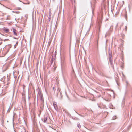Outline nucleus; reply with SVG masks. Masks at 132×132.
Listing matches in <instances>:
<instances>
[{"label":"nucleus","instance_id":"nucleus-18","mask_svg":"<svg viewBox=\"0 0 132 132\" xmlns=\"http://www.w3.org/2000/svg\"><path fill=\"white\" fill-rule=\"evenodd\" d=\"M41 111H40V113H41ZM40 114H39V116H40Z\"/></svg>","mask_w":132,"mask_h":132},{"label":"nucleus","instance_id":"nucleus-12","mask_svg":"<svg viewBox=\"0 0 132 132\" xmlns=\"http://www.w3.org/2000/svg\"><path fill=\"white\" fill-rule=\"evenodd\" d=\"M53 59L54 58H53V57L52 56L51 60V64H52L53 62Z\"/></svg>","mask_w":132,"mask_h":132},{"label":"nucleus","instance_id":"nucleus-14","mask_svg":"<svg viewBox=\"0 0 132 132\" xmlns=\"http://www.w3.org/2000/svg\"><path fill=\"white\" fill-rule=\"evenodd\" d=\"M9 40L8 39H5L4 40V41H5L6 40Z\"/></svg>","mask_w":132,"mask_h":132},{"label":"nucleus","instance_id":"nucleus-13","mask_svg":"<svg viewBox=\"0 0 132 132\" xmlns=\"http://www.w3.org/2000/svg\"><path fill=\"white\" fill-rule=\"evenodd\" d=\"M116 116H114L113 117L112 119H116Z\"/></svg>","mask_w":132,"mask_h":132},{"label":"nucleus","instance_id":"nucleus-21","mask_svg":"<svg viewBox=\"0 0 132 132\" xmlns=\"http://www.w3.org/2000/svg\"><path fill=\"white\" fill-rule=\"evenodd\" d=\"M2 43V42H1V43H0V45L1 44V43Z\"/></svg>","mask_w":132,"mask_h":132},{"label":"nucleus","instance_id":"nucleus-20","mask_svg":"<svg viewBox=\"0 0 132 132\" xmlns=\"http://www.w3.org/2000/svg\"><path fill=\"white\" fill-rule=\"evenodd\" d=\"M50 18H51V17H49V18L50 20Z\"/></svg>","mask_w":132,"mask_h":132},{"label":"nucleus","instance_id":"nucleus-22","mask_svg":"<svg viewBox=\"0 0 132 132\" xmlns=\"http://www.w3.org/2000/svg\"><path fill=\"white\" fill-rule=\"evenodd\" d=\"M19 9H20V8H19Z\"/></svg>","mask_w":132,"mask_h":132},{"label":"nucleus","instance_id":"nucleus-11","mask_svg":"<svg viewBox=\"0 0 132 132\" xmlns=\"http://www.w3.org/2000/svg\"><path fill=\"white\" fill-rule=\"evenodd\" d=\"M127 27L126 26H125V29H124L123 30V31H125V32H126L127 30Z\"/></svg>","mask_w":132,"mask_h":132},{"label":"nucleus","instance_id":"nucleus-7","mask_svg":"<svg viewBox=\"0 0 132 132\" xmlns=\"http://www.w3.org/2000/svg\"><path fill=\"white\" fill-rule=\"evenodd\" d=\"M3 30L5 31L6 33H8L9 31V30L8 29L4 28L3 29Z\"/></svg>","mask_w":132,"mask_h":132},{"label":"nucleus","instance_id":"nucleus-2","mask_svg":"<svg viewBox=\"0 0 132 132\" xmlns=\"http://www.w3.org/2000/svg\"><path fill=\"white\" fill-rule=\"evenodd\" d=\"M113 30V26H111L110 27L109 30L106 33L105 37L106 36H108L110 35L111 33Z\"/></svg>","mask_w":132,"mask_h":132},{"label":"nucleus","instance_id":"nucleus-5","mask_svg":"<svg viewBox=\"0 0 132 132\" xmlns=\"http://www.w3.org/2000/svg\"><path fill=\"white\" fill-rule=\"evenodd\" d=\"M13 32L14 34V35H17V31L16 29L14 28L13 29Z\"/></svg>","mask_w":132,"mask_h":132},{"label":"nucleus","instance_id":"nucleus-16","mask_svg":"<svg viewBox=\"0 0 132 132\" xmlns=\"http://www.w3.org/2000/svg\"><path fill=\"white\" fill-rule=\"evenodd\" d=\"M55 87H53V89L54 90H55Z\"/></svg>","mask_w":132,"mask_h":132},{"label":"nucleus","instance_id":"nucleus-4","mask_svg":"<svg viewBox=\"0 0 132 132\" xmlns=\"http://www.w3.org/2000/svg\"><path fill=\"white\" fill-rule=\"evenodd\" d=\"M65 62L64 60H61V63L62 67L65 64Z\"/></svg>","mask_w":132,"mask_h":132},{"label":"nucleus","instance_id":"nucleus-24","mask_svg":"<svg viewBox=\"0 0 132 132\" xmlns=\"http://www.w3.org/2000/svg\"><path fill=\"white\" fill-rule=\"evenodd\" d=\"M123 2H124V1H123Z\"/></svg>","mask_w":132,"mask_h":132},{"label":"nucleus","instance_id":"nucleus-1","mask_svg":"<svg viewBox=\"0 0 132 132\" xmlns=\"http://www.w3.org/2000/svg\"><path fill=\"white\" fill-rule=\"evenodd\" d=\"M108 53L109 54V60L110 64L112 65V53L111 50L110 48L109 49Z\"/></svg>","mask_w":132,"mask_h":132},{"label":"nucleus","instance_id":"nucleus-19","mask_svg":"<svg viewBox=\"0 0 132 132\" xmlns=\"http://www.w3.org/2000/svg\"><path fill=\"white\" fill-rule=\"evenodd\" d=\"M13 38L15 39H16L17 38H15V37H14Z\"/></svg>","mask_w":132,"mask_h":132},{"label":"nucleus","instance_id":"nucleus-15","mask_svg":"<svg viewBox=\"0 0 132 132\" xmlns=\"http://www.w3.org/2000/svg\"><path fill=\"white\" fill-rule=\"evenodd\" d=\"M122 26H123V25L122 24L120 26V29H121V27Z\"/></svg>","mask_w":132,"mask_h":132},{"label":"nucleus","instance_id":"nucleus-8","mask_svg":"<svg viewBox=\"0 0 132 132\" xmlns=\"http://www.w3.org/2000/svg\"><path fill=\"white\" fill-rule=\"evenodd\" d=\"M21 130L22 131H21V130H20V132H26L25 130L24 127L22 128Z\"/></svg>","mask_w":132,"mask_h":132},{"label":"nucleus","instance_id":"nucleus-6","mask_svg":"<svg viewBox=\"0 0 132 132\" xmlns=\"http://www.w3.org/2000/svg\"><path fill=\"white\" fill-rule=\"evenodd\" d=\"M85 19V17L84 16H82L80 17L79 20L81 22L82 20H84Z\"/></svg>","mask_w":132,"mask_h":132},{"label":"nucleus","instance_id":"nucleus-23","mask_svg":"<svg viewBox=\"0 0 132 132\" xmlns=\"http://www.w3.org/2000/svg\"><path fill=\"white\" fill-rule=\"evenodd\" d=\"M117 26H118V24H117Z\"/></svg>","mask_w":132,"mask_h":132},{"label":"nucleus","instance_id":"nucleus-9","mask_svg":"<svg viewBox=\"0 0 132 132\" xmlns=\"http://www.w3.org/2000/svg\"><path fill=\"white\" fill-rule=\"evenodd\" d=\"M47 117H46L44 119V123H46L47 122Z\"/></svg>","mask_w":132,"mask_h":132},{"label":"nucleus","instance_id":"nucleus-17","mask_svg":"<svg viewBox=\"0 0 132 132\" xmlns=\"http://www.w3.org/2000/svg\"><path fill=\"white\" fill-rule=\"evenodd\" d=\"M23 88L24 89V88L25 87V86L24 85H23Z\"/></svg>","mask_w":132,"mask_h":132},{"label":"nucleus","instance_id":"nucleus-10","mask_svg":"<svg viewBox=\"0 0 132 132\" xmlns=\"http://www.w3.org/2000/svg\"><path fill=\"white\" fill-rule=\"evenodd\" d=\"M77 125L78 128H81V126L80 125V124L79 123H78L77 124Z\"/></svg>","mask_w":132,"mask_h":132},{"label":"nucleus","instance_id":"nucleus-3","mask_svg":"<svg viewBox=\"0 0 132 132\" xmlns=\"http://www.w3.org/2000/svg\"><path fill=\"white\" fill-rule=\"evenodd\" d=\"M53 106L55 109L57 111H58V109L57 106V104L56 102H54L53 103Z\"/></svg>","mask_w":132,"mask_h":132}]
</instances>
